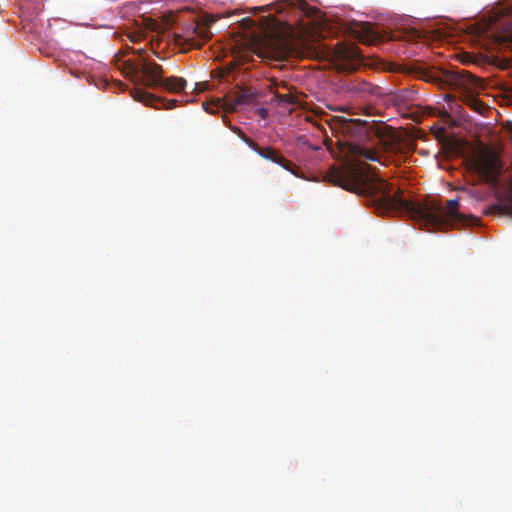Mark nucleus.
<instances>
[{"label": "nucleus", "instance_id": "1", "mask_svg": "<svg viewBox=\"0 0 512 512\" xmlns=\"http://www.w3.org/2000/svg\"><path fill=\"white\" fill-rule=\"evenodd\" d=\"M342 130L345 140L347 171L332 166L325 179L335 186L365 197H372L377 212L389 215L407 214L428 229L442 230L463 224L465 216L459 212L458 199H450L444 208L436 201L423 204L406 200L403 192H393L392 185L377 176L371 165L364 161H379L378 151L373 147L380 138L375 125L359 119H345Z\"/></svg>", "mask_w": 512, "mask_h": 512}, {"label": "nucleus", "instance_id": "2", "mask_svg": "<svg viewBox=\"0 0 512 512\" xmlns=\"http://www.w3.org/2000/svg\"><path fill=\"white\" fill-rule=\"evenodd\" d=\"M423 79L427 82L436 83L441 88L462 90L469 93H476L483 88L480 78L466 70L460 69H443L438 72H426L423 75ZM465 103L480 114H484L487 110V106L472 94L466 96Z\"/></svg>", "mask_w": 512, "mask_h": 512}, {"label": "nucleus", "instance_id": "3", "mask_svg": "<svg viewBox=\"0 0 512 512\" xmlns=\"http://www.w3.org/2000/svg\"><path fill=\"white\" fill-rule=\"evenodd\" d=\"M132 52L137 57L125 60V68L133 76L141 78L145 86L151 88L162 87L170 93H178L186 88L187 82L182 77L171 76L164 78L162 66L155 62L149 63L144 57V49L139 48L132 50Z\"/></svg>", "mask_w": 512, "mask_h": 512}, {"label": "nucleus", "instance_id": "4", "mask_svg": "<svg viewBox=\"0 0 512 512\" xmlns=\"http://www.w3.org/2000/svg\"><path fill=\"white\" fill-rule=\"evenodd\" d=\"M482 34L490 44L512 49V7L501 9Z\"/></svg>", "mask_w": 512, "mask_h": 512}, {"label": "nucleus", "instance_id": "5", "mask_svg": "<svg viewBox=\"0 0 512 512\" xmlns=\"http://www.w3.org/2000/svg\"><path fill=\"white\" fill-rule=\"evenodd\" d=\"M256 53L265 58L285 60L291 54L289 43L277 39H265L256 44Z\"/></svg>", "mask_w": 512, "mask_h": 512}, {"label": "nucleus", "instance_id": "6", "mask_svg": "<svg viewBox=\"0 0 512 512\" xmlns=\"http://www.w3.org/2000/svg\"><path fill=\"white\" fill-rule=\"evenodd\" d=\"M473 169L480 173L486 182H495L502 169V163L497 156L489 154L473 161Z\"/></svg>", "mask_w": 512, "mask_h": 512}, {"label": "nucleus", "instance_id": "7", "mask_svg": "<svg viewBox=\"0 0 512 512\" xmlns=\"http://www.w3.org/2000/svg\"><path fill=\"white\" fill-rule=\"evenodd\" d=\"M249 147L262 158L280 165L295 176H299L296 166L289 160L285 159L280 152L272 146L261 147L256 142H251L249 143Z\"/></svg>", "mask_w": 512, "mask_h": 512}, {"label": "nucleus", "instance_id": "8", "mask_svg": "<svg viewBox=\"0 0 512 512\" xmlns=\"http://www.w3.org/2000/svg\"><path fill=\"white\" fill-rule=\"evenodd\" d=\"M134 97L141 102H145L148 105H152L155 108H159L158 104H161L165 109H172L177 106L178 100L171 99L168 101H165L160 98H156L152 94L142 91V90H136Z\"/></svg>", "mask_w": 512, "mask_h": 512}, {"label": "nucleus", "instance_id": "9", "mask_svg": "<svg viewBox=\"0 0 512 512\" xmlns=\"http://www.w3.org/2000/svg\"><path fill=\"white\" fill-rule=\"evenodd\" d=\"M336 56L345 62L351 63L355 60H358L359 53L355 47L349 46H338L335 50Z\"/></svg>", "mask_w": 512, "mask_h": 512}, {"label": "nucleus", "instance_id": "10", "mask_svg": "<svg viewBox=\"0 0 512 512\" xmlns=\"http://www.w3.org/2000/svg\"><path fill=\"white\" fill-rule=\"evenodd\" d=\"M255 98L256 96L253 92L249 90L242 91L235 96L232 103H229V107L231 110H235L238 105L252 104Z\"/></svg>", "mask_w": 512, "mask_h": 512}, {"label": "nucleus", "instance_id": "11", "mask_svg": "<svg viewBox=\"0 0 512 512\" xmlns=\"http://www.w3.org/2000/svg\"><path fill=\"white\" fill-rule=\"evenodd\" d=\"M414 92L409 89H402L393 95L392 101L395 106L405 107L413 101Z\"/></svg>", "mask_w": 512, "mask_h": 512}, {"label": "nucleus", "instance_id": "12", "mask_svg": "<svg viewBox=\"0 0 512 512\" xmlns=\"http://www.w3.org/2000/svg\"><path fill=\"white\" fill-rule=\"evenodd\" d=\"M349 91L354 93H373V86L366 81L350 83Z\"/></svg>", "mask_w": 512, "mask_h": 512}, {"label": "nucleus", "instance_id": "13", "mask_svg": "<svg viewBox=\"0 0 512 512\" xmlns=\"http://www.w3.org/2000/svg\"><path fill=\"white\" fill-rule=\"evenodd\" d=\"M232 131L235 132L238 137L245 142L248 146L249 143L254 142L251 138L247 137L246 134L238 127L232 128Z\"/></svg>", "mask_w": 512, "mask_h": 512}, {"label": "nucleus", "instance_id": "14", "mask_svg": "<svg viewBox=\"0 0 512 512\" xmlns=\"http://www.w3.org/2000/svg\"><path fill=\"white\" fill-rule=\"evenodd\" d=\"M276 98H277V102L280 103V104H282V103H287V104L293 103V97L290 94H277Z\"/></svg>", "mask_w": 512, "mask_h": 512}, {"label": "nucleus", "instance_id": "15", "mask_svg": "<svg viewBox=\"0 0 512 512\" xmlns=\"http://www.w3.org/2000/svg\"><path fill=\"white\" fill-rule=\"evenodd\" d=\"M142 37H143V36H142V34H141V33H131V34L129 35L130 40H131L132 42H134V43L139 42V41L142 39Z\"/></svg>", "mask_w": 512, "mask_h": 512}, {"label": "nucleus", "instance_id": "16", "mask_svg": "<svg viewBox=\"0 0 512 512\" xmlns=\"http://www.w3.org/2000/svg\"><path fill=\"white\" fill-rule=\"evenodd\" d=\"M268 10H269L268 6H258V7L253 8L254 13L264 12V11H268Z\"/></svg>", "mask_w": 512, "mask_h": 512}, {"label": "nucleus", "instance_id": "17", "mask_svg": "<svg viewBox=\"0 0 512 512\" xmlns=\"http://www.w3.org/2000/svg\"><path fill=\"white\" fill-rule=\"evenodd\" d=\"M259 115H260L263 119H265V118L267 117V115H268V111H267L266 109H264V108H261V109L259 110Z\"/></svg>", "mask_w": 512, "mask_h": 512}, {"label": "nucleus", "instance_id": "18", "mask_svg": "<svg viewBox=\"0 0 512 512\" xmlns=\"http://www.w3.org/2000/svg\"><path fill=\"white\" fill-rule=\"evenodd\" d=\"M507 209L508 212L512 215V199L509 201Z\"/></svg>", "mask_w": 512, "mask_h": 512}, {"label": "nucleus", "instance_id": "19", "mask_svg": "<svg viewBox=\"0 0 512 512\" xmlns=\"http://www.w3.org/2000/svg\"><path fill=\"white\" fill-rule=\"evenodd\" d=\"M203 38V42H206L208 39H209V33L208 32H205L202 36Z\"/></svg>", "mask_w": 512, "mask_h": 512}, {"label": "nucleus", "instance_id": "20", "mask_svg": "<svg viewBox=\"0 0 512 512\" xmlns=\"http://www.w3.org/2000/svg\"><path fill=\"white\" fill-rule=\"evenodd\" d=\"M209 106H210L209 104L203 103V107H204V109H205L206 111H211V110L209 109Z\"/></svg>", "mask_w": 512, "mask_h": 512}, {"label": "nucleus", "instance_id": "21", "mask_svg": "<svg viewBox=\"0 0 512 512\" xmlns=\"http://www.w3.org/2000/svg\"><path fill=\"white\" fill-rule=\"evenodd\" d=\"M197 45H200L199 43H195V41L193 40L192 43H191V46H197Z\"/></svg>", "mask_w": 512, "mask_h": 512}]
</instances>
